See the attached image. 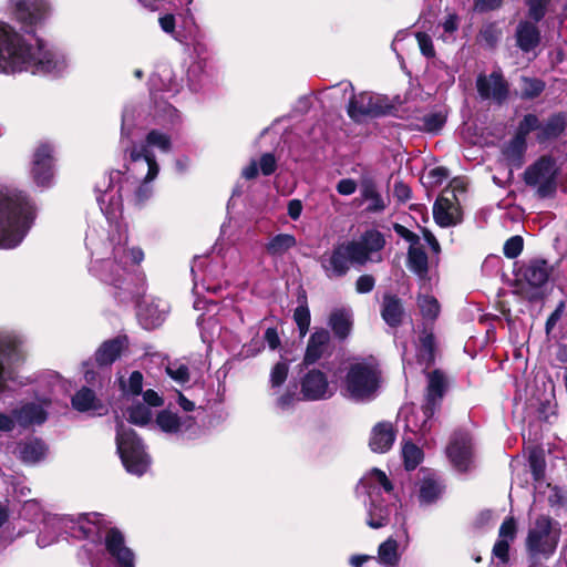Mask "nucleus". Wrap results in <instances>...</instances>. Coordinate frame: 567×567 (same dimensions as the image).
I'll return each instance as SVG.
<instances>
[{
    "instance_id": "nucleus-1",
    "label": "nucleus",
    "mask_w": 567,
    "mask_h": 567,
    "mask_svg": "<svg viewBox=\"0 0 567 567\" xmlns=\"http://www.w3.org/2000/svg\"><path fill=\"white\" fill-rule=\"evenodd\" d=\"M56 68L55 54L44 48L41 39H37L34 48L9 24L0 25V73L49 74Z\"/></svg>"
},
{
    "instance_id": "nucleus-2",
    "label": "nucleus",
    "mask_w": 567,
    "mask_h": 567,
    "mask_svg": "<svg viewBox=\"0 0 567 567\" xmlns=\"http://www.w3.org/2000/svg\"><path fill=\"white\" fill-rule=\"evenodd\" d=\"M37 217V206L22 190L0 188V249L20 245Z\"/></svg>"
},
{
    "instance_id": "nucleus-3",
    "label": "nucleus",
    "mask_w": 567,
    "mask_h": 567,
    "mask_svg": "<svg viewBox=\"0 0 567 567\" xmlns=\"http://www.w3.org/2000/svg\"><path fill=\"white\" fill-rule=\"evenodd\" d=\"M382 383V371L367 361L350 363L341 380V391L354 401L373 400Z\"/></svg>"
},
{
    "instance_id": "nucleus-4",
    "label": "nucleus",
    "mask_w": 567,
    "mask_h": 567,
    "mask_svg": "<svg viewBox=\"0 0 567 567\" xmlns=\"http://www.w3.org/2000/svg\"><path fill=\"white\" fill-rule=\"evenodd\" d=\"M116 452L125 471L135 476H143L151 467L152 457L142 437L122 421L116 424Z\"/></svg>"
},
{
    "instance_id": "nucleus-5",
    "label": "nucleus",
    "mask_w": 567,
    "mask_h": 567,
    "mask_svg": "<svg viewBox=\"0 0 567 567\" xmlns=\"http://www.w3.org/2000/svg\"><path fill=\"white\" fill-rule=\"evenodd\" d=\"M396 111V106L386 95L368 91L353 93L347 105V114L354 123L395 115Z\"/></svg>"
},
{
    "instance_id": "nucleus-6",
    "label": "nucleus",
    "mask_w": 567,
    "mask_h": 567,
    "mask_svg": "<svg viewBox=\"0 0 567 567\" xmlns=\"http://www.w3.org/2000/svg\"><path fill=\"white\" fill-rule=\"evenodd\" d=\"M559 168L550 154L539 156L523 173V181L529 187H536L539 198H551L557 192Z\"/></svg>"
},
{
    "instance_id": "nucleus-7",
    "label": "nucleus",
    "mask_w": 567,
    "mask_h": 567,
    "mask_svg": "<svg viewBox=\"0 0 567 567\" xmlns=\"http://www.w3.org/2000/svg\"><path fill=\"white\" fill-rule=\"evenodd\" d=\"M559 538V523L548 515H539L534 522V527L528 530L526 548L532 555L548 558L556 551Z\"/></svg>"
},
{
    "instance_id": "nucleus-8",
    "label": "nucleus",
    "mask_w": 567,
    "mask_h": 567,
    "mask_svg": "<svg viewBox=\"0 0 567 567\" xmlns=\"http://www.w3.org/2000/svg\"><path fill=\"white\" fill-rule=\"evenodd\" d=\"M24 361L22 339L12 332L0 333V393L8 389V382L17 380L16 368Z\"/></svg>"
},
{
    "instance_id": "nucleus-9",
    "label": "nucleus",
    "mask_w": 567,
    "mask_h": 567,
    "mask_svg": "<svg viewBox=\"0 0 567 567\" xmlns=\"http://www.w3.org/2000/svg\"><path fill=\"white\" fill-rule=\"evenodd\" d=\"M553 267L544 258H533L523 264L518 276L527 285L522 292L529 302H537L545 298L543 287L548 282Z\"/></svg>"
},
{
    "instance_id": "nucleus-10",
    "label": "nucleus",
    "mask_w": 567,
    "mask_h": 567,
    "mask_svg": "<svg viewBox=\"0 0 567 567\" xmlns=\"http://www.w3.org/2000/svg\"><path fill=\"white\" fill-rule=\"evenodd\" d=\"M13 12L21 29L29 34L35 33L51 13V6L47 0H11Z\"/></svg>"
},
{
    "instance_id": "nucleus-11",
    "label": "nucleus",
    "mask_w": 567,
    "mask_h": 567,
    "mask_svg": "<svg viewBox=\"0 0 567 567\" xmlns=\"http://www.w3.org/2000/svg\"><path fill=\"white\" fill-rule=\"evenodd\" d=\"M427 385L425 388L424 402L421 406L424 415L421 430H424L427 421L441 409L443 398L447 390V381L442 370L435 369L427 372Z\"/></svg>"
},
{
    "instance_id": "nucleus-12",
    "label": "nucleus",
    "mask_w": 567,
    "mask_h": 567,
    "mask_svg": "<svg viewBox=\"0 0 567 567\" xmlns=\"http://www.w3.org/2000/svg\"><path fill=\"white\" fill-rule=\"evenodd\" d=\"M31 177L39 187H49L54 175L53 147L49 143H41L33 153L31 162Z\"/></svg>"
},
{
    "instance_id": "nucleus-13",
    "label": "nucleus",
    "mask_w": 567,
    "mask_h": 567,
    "mask_svg": "<svg viewBox=\"0 0 567 567\" xmlns=\"http://www.w3.org/2000/svg\"><path fill=\"white\" fill-rule=\"evenodd\" d=\"M300 394L305 401H321L330 399L333 391L330 390L327 374L311 369L300 380Z\"/></svg>"
},
{
    "instance_id": "nucleus-14",
    "label": "nucleus",
    "mask_w": 567,
    "mask_h": 567,
    "mask_svg": "<svg viewBox=\"0 0 567 567\" xmlns=\"http://www.w3.org/2000/svg\"><path fill=\"white\" fill-rule=\"evenodd\" d=\"M446 454L451 463L460 471L466 472L470 467L473 446L472 437L468 432L455 431L446 447Z\"/></svg>"
},
{
    "instance_id": "nucleus-15",
    "label": "nucleus",
    "mask_w": 567,
    "mask_h": 567,
    "mask_svg": "<svg viewBox=\"0 0 567 567\" xmlns=\"http://www.w3.org/2000/svg\"><path fill=\"white\" fill-rule=\"evenodd\" d=\"M476 89L482 99H493L498 104L504 103L509 96V84L501 71H493L488 76L480 74Z\"/></svg>"
},
{
    "instance_id": "nucleus-16",
    "label": "nucleus",
    "mask_w": 567,
    "mask_h": 567,
    "mask_svg": "<svg viewBox=\"0 0 567 567\" xmlns=\"http://www.w3.org/2000/svg\"><path fill=\"white\" fill-rule=\"evenodd\" d=\"M104 546L107 554L114 558L115 567H134V553L125 545V537L117 527L106 529Z\"/></svg>"
},
{
    "instance_id": "nucleus-17",
    "label": "nucleus",
    "mask_w": 567,
    "mask_h": 567,
    "mask_svg": "<svg viewBox=\"0 0 567 567\" xmlns=\"http://www.w3.org/2000/svg\"><path fill=\"white\" fill-rule=\"evenodd\" d=\"M437 343L434 334L433 324L423 322L416 343V359L420 364H424L426 369L434 365L436 360Z\"/></svg>"
},
{
    "instance_id": "nucleus-18",
    "label": "nucleus",
    "mask_w": 567,
    "mask_h": 567,
    "mask_svg": "<svg viewBox=\"0 0 567 567\" xmlns=\"http://www.w3.org/2000/svg\"><path fill=\"white\" fill-rule=\"evenodd\" d=\"M148 90L155 115L169 118L174 117L177 110L164 97V93L168 90L165 89V84L158 74L154 73L150 76Z\"/></svg>"
},
{
    "instance_id": "nucleus-19",
    "label": "nucleus",
    "mask_w": 567,
    "mask_h": 567,
    "mask_svg": "<svg viewBox=\"0 0 567 567\" xmlns=\"http://www.w3.org/2000/svg\"><path fill=\"white\" fill-rule=\"evenodd\" d=\"M71 403L74 410L82 413L92 412L93 415L103 416L109 412L107 406L89 386H82L72 396Z\"/></svg>"
},
{
    "instance_id": "nucleus-20",
    "label": "nucleus",
    "mask_w": 567,
    "mask_h": 567,
    "mask_svg": "<svg viewBox=\"0 0 567 567\" xmlns=\"http://www.w3.org/2000/svg\"><path fill=\"white\" fill-rule=\"evenodd\" d=\"M331 342V334L324 328L316 329L308 339L306 352L303 355V365H312L317 363L328 350Z\"/></svg>"
},
{
    "instance_id": "nucleus-21",
    "label": "nucleus",
    "mask_w": 567,
    "mask_h": 567,
    "mask_svg": "<svg viewBox=\"0 0 567 567\" xmlns=\"http://www.w3.org/2000/svg\"><path fill=\"white\" fill-rule=\"evenodd\" d=\"M127 336H117L113 339L105 340L94 353V359L100 368L112 365L127 347Z\"/></svg>"
},
{
    "instance_id": "nucleus-22",
    "label": "nucleus",
    "mask_w": 567,
    "mask_h": 567,
    "mask_svg": "<svg viewBox=\"0 0 567 567\" xmlns=\"http://www.w3.org/2000/svg\"><path fill=\"white\" fill-rule=\"evenodd\" d=\"M433 218L442 228L456 226L462 223V209L449 198L439 196L433 205Z\"/></svg>"
},
{
    "instance_id": "nucleus-23",
    "label": "nucleus",
    "mask_w": 567,
    "mask_h": 567,
    "mask_svg": "<svg viewBox=\"0 0 567 567\" xmlns=\"http://www.w3.org/2000/svg\"><path fill=\"white\" fill-rule=\"evenodd\" d=\"M328 327L339 342H344L353 330V315L348 308H334L328 317Z\"/></svg>"
},
{
    "instance_id": "nucleus-24",
    "label": "nucleus",
    "mask_w": 567,
    "mask_h": 567,
    "mask_svg": "<svg viewBox=\"0 0 567 567\" xmlns=\"http://www.w3.org/2000/svg\"><path fill=\"white\" fill-rule=\"evenodd\" d=\"M395 436L396 431L391 422H379L372 427L369 446L375 453H385L392 447Z\"/></svg>"
},
{
    "instance_id": "nucleus-25",
    "label": "nucleus",
    "mask_w": 567,
    "mask_h": 567,
    "mask_svg": "<svg viewBox=\"0 0 567 567\" xmlns=\"http://www.w3.org/2000/svg\"><path fill=\"white\" fill-rule=\"evenodd\" d=\"M79 532L84 539L94 544L101 543L103 539L102 530L106 528V522L100 513H85L80 515L78 519Z\"/></svg>"
},
{
    "instance_id": "nucleus-26",
    "label": "nucleus",
    "mask_w": 567,
    "mask_h": 567,
    "mask_svg": "<svg viewBox=\"0 0 567 567\" xmlns=\"http://www.w3.org/2000/svg\"><path fill=\"white\" fill-rule=\"evenodd\" d=\"M404 307L402 299L396 295L384 293L381 305V317L391 328H399L403 323Z\"/></svg>"
},
{
    "instance_id": "nucleus-27",
    "label": "nucleus",
    "mask_w": 567,
    "mask_h": 567,
    "mask_svg": "<svg viewBox=\"0 0 567 567\" xmlns=\"http://www.w3.org/2000/svg\"><path fill=\"white\" fill-rule=\"evenodd\" d=\"M567 128V113L556 112L549 115L546 122L540 123L539 132L536 134V141L539 144L558 138Z\"/></svg>"
},
{
    "instance_id": "nucleus-28",
    "label": "nucleus",
    "mask_w": 567,
    "mask_h": 567,
    "mask_svg": "<svg viewBox=\"0 0 567 567\" xmlns=\"http://www.w3.org/2000/svg\"><path fill=\"white\" fill-rule=\"evenodd\" d=\"M537 22L520 21L516 28V44L523 52H530L535 50L540 41L542 35Z\"/></svg>"
},
{
    "instance_id": "nucleus-29",
    "label": "nucleus",
    "mask_w": 567,
    "mask_h": 567,
    "mask_svg": "<svg viewBox=\"0 0 567 567\" xmlns=\"http://www.w3.org/2000/svg\"><path fill=\"white\" fill-rule=\"evenodd\" d=\"M527 141L513 136L502 147V155L507 165L512 168H520L525 163Z\"/></svg>"
},
{
    "instance_id": "nucleus-30",
    "label": "nucleus",
    "mask_w": 567,
    "mask_h": 567,
    "mask_svg": "<svg viewBox=\"0 0 567 567\" xmlns=\"http://www.w3.org/2000/svg\"><path fill=\"white\" fill-rule=\"evenodd\" d=\"M133 276L118 278L113 281L115 288L114 296L121 302L138 301L144 291L143 285L133 282Z\"/></svg>"
},
{
    "instance_id": "nucleus-31",
    "label": "nucleus",
    "mask_w": 567,
    "mask_h": 567,
    "mask_svg": "<svg viewBox=\"0 0 567 567\" xmlns=\"http://www.w3.org/2000/svg\"><path fill=\"white\" fill-rule=\"evenodd\" d=\"M329 277H343L349 271V258L341 244L334 246L328 260L322 262Z\"/></svg>"
},
{
    "instance_id": "nucleus-32",
    "label": "nucleus",
    "mask_w": 567,
    "mask_h": 567,
    "mask_svg": "<svg viewBox=\"0 0 567 567\" xmlns=\"http://www.w3.org/2000/svg\"><path fill=\"white\" fill-rule=\"evenodd\" d=\"M406 266L420 279H425L429 275V256L424 249L409 247L406 255Z\"/></svg>"
},
{
    "instance_id": "nucleus-33",
    "label": "nucleus",
    "mask_w": 567,
    "mask_h": 567,
    "mask_svg": "<svg viewBox=\"0 0 567 567\" xmlns=\"http://www.w3.org/2000/svg\"><path fill=\"white\" fill-rule=\"evenodd\" d=\"M391 507L383 501H375L371 498V503L368 509L367 524L373 529L384 527L390 522Z\"/></svg>"
},
{
    "instance_id": "nucleus-34",
    "label": "nucleus",
    "mask_w": 567,
    "mask_h": 567,
    "mask_svg": "<svg viewBox=\"0 0 567 567\" xmlns=\"http://www.w3.org/2000/svg\"><path fill=\"white\" fill-rule=\"evenodd\" d=\"M47 451L45 443L39 437H33L20 444V458L24 463H38L45 457Z\"/></svg>"
},
{
    "instance_id": "nucleus-35",
    "label": "nucleus",
    "mask_w": 567,
    "mask_h": 567,
    "mask_svg": "<svg viewBox=\"0 0 567 567\" xmlns=\"http://www.w3.org/2000/svg\"><path fill=\"white\" fill-rule=\"evenodd\" d=\"M298 307L293 311V320L298 327L300 336H306L311 323V315L308 307V298L305 289H300L297 296Z\"/></svg>"
},
{
    "instance_id": "nucleus-36",
    "label": "nucleus",
    "mask_w": 567,
    "mask_h": 567,
    "mask_svg": "<svg viewBox=\"0 0 567 567\" xmlns=\"http://www.w3.org/2000/svg\"><path fill=\"white\" fill-rule=\"evenodd\" d=\"M297 245V239L291 234H278L265 245L266 252L271 257H281Z\"/></svg>"
},
{
    "instance_id": "nucleus-37",
    "label": "nucleus",
    "mask_w": 567,
    "mask_h": 567,
    "mask_svg": "<svg viewBox=\"0 0 567 567\" xmlns=\"http://www.w3.org/2000/svg\"><path fill=\"white\" fill-rule=\"evenodd\" d=\"M443 489L444 487L436 481L434 475L429 474L420 483L419 499L424 504H433L440 498Z\"/></svg>"
},
{
    "instance_id": "nucleus-38",
    "label": "nucleus",
    "mask_w": 567,
    "mask_h": 567,
    "mask_svg": "<svg viewBox=\"0 0 567 567\" xmlns=\"http://www.w3.org/2000/svg\"><path fill=\"white\" fill-rule=\"evenodd\" d=\"M361 195H362L363 199L370 200V204L365 208L367 212L380 213L385 209L386 205H385L382 196L378 192L374 181L367 179L362 183Z\"/></svg>"
},
{
    "instance_id": "nucleus-39",
    "label": "nucleus",
    "mask_w": 567,
    "mask_h": 567,
    "mask_svg": "<svg viewBox=\"0 0 567 567\" xmlns=\"http://www.w3.org/2000/svg\"><path fill=\"white\" fill-rule=\"evenodd\" d=\"M14 414L20 424H42L47 420V412L34 403L23 405Z\"/></svg>"
},
{
    "instance_id": "nucleus-40",
    "label": "nucleus",
    "mask_w": 567,
    "mask_h": 567,
    "mask_svg": "<svg viewBox=\"0 0 567 567\" xmlns=\"http://www.w3.org/2000/svg\"><path fill=\"white\" fill-rule=\"evenodd\" d=\"M398 542L389 537L386 540L381 543L378 548V555L380 561L385 566H395L400 560V556L398 554Z\"/></svg>"
},
{
    "instance_id": "nucleus-41",
    "label": "nucleus",
    "mask_w": 567,
    "mask_h": 567,
    "mask_svg": "<svg viewBox=\"0 0 567 567\" xmlns=\"http://www.w3.org/2000/svg\"><path fill=\"white\" fill-rule=\"evenodd\" d=\"M127 421L137 426H145L152 421L151 409L142 402L127 408Z\"/></svg>"
},
{
    "instance_id": "nucleus-42",
    "label": "nucleus",
    "mask_w": 567,
    "mask_h": 567,
    "mask_svg": "<svg viewBox=\"0 0 567 567\" xmlns=\"http://www.w3.org/2000/svg\"><path fill=\"white\" fill-rule=\"evenodd\" d=\"M520 82V97L523 100H534L538 97L546 87L545 82L538 78L522 76Z\"/></svg>"
},
{
    "instance_id": "nucleus-43",
    "label": "nucleus",
    "mask_w": 567,
    "mask_h": 567,
    "mask_svg": "<svg viewBox=\"0 0 567 567\" xmlns=\"http://www.w3.org/2000/svg\"><path fill=\"white\" fill-rule=\"evenodd\" d=\"M417 306L423 319L430 320V324H433V322L439 318L441 311V306L437 299L434 296H421L417 299Z\"/></svg>"
},
{
    "instance_id": "nucleus-44",
    "label": "nucleus",
    "mask_w": 567,
    "mask_h": 567,
    "mask_svg": "<svg viewBox=\"0 0 567 567\" xmlns=\"http://www.w3.org/2000/svg\"><path fill=\"white\" fill-rule=\"evenodd\" d=\"M420 121L422 125L417 126L420 131L437 134L446 123V115L442 112H430L424 114Z\"/></svg>"
},
{
    "instance_id": "nucleus-45",
    "label": "nucleus",
    "mask_w": 567,
    "mask_h": 567,
    "mask_svg": "<svg viewBox=\"0 0 567 567\" xmlns=\"http://www.w3.org/2000/svg\"><path fill=\"white\" fill-rule=\"evenodd\" d=\"M403 463L406 471L415 470L423 460V451L413 442L408 441L402 449Z\"/></svg>"
},
{
    "instance_id": "nucleus-46",
    "label": "nucleus",
    "mask_w": 567,
    "mask_h": 567,
    "mask_svg": "<svg viewBox=\"0 0 567 567\" xmlns=\"http://www.w3.org/2000/svg\"><path fill=\"white\" fill-rule=\"evenodd\" d=\"M156 424L165 433L181 432V416L169 410H162L157 413Z\"/></svg>"
},
{
    "instance_id": "nucleus-47",
    "label": "nucleus",
    "mask_w": 567,
    "mask_h": 567,
    "mask_svg": "<svg viewBox=\"0 0 567 567\" xmlns=\"http://www.w3.org/2000/svg\"><path fill=\"white\" fill-rule=\"evenodd\" d=\"M144 145L147 150H150V147H157L162 152L167 153L172 150V140L166 133L158 130H151L145 136Z\"/></svg>"
},
{
    "instance_id": "nucleus-48",
    "label": "nucleus",
    "mask_w": 567,
    "mask_h": 567,
    "mask_svg": "<svg viewBox=\"0 0 567 567\" xmlns=\"http://www.w3.org/2000/svg\"><path fill=\"white\" fill-rule=\"evenodd\" d=\"M341 245L343 246L349 261L357 262L359 265H364L368 261L370 254L361 241L352 240Z\"/></svg>"
},
{
    "instance_id": "nucleus-49",
    "label": "nucleus",
    "mask_w": 567,
    "mask_h": 567,
    "mask_svg": "<svg viewBox=\"0 0 567 567\" xmlns=\"http://www.w3.org/2000/svg\"><path fill=\"white\" fill-rule=\"evenodd\" d=\"M360 241L364 245L369 254L380 251L385 246L383 234L377 229L365 230Z\"/></svg>"
},
{
    "instance_id": "nucleus-50",
    "label": "nucleus",
    "mask_w": 567,
    "mask_h": 567,
    "mask_svg": "<svg viewBox=\"0 0 567 567\" xmlns=\"http://www.w3.org/2000/svg\"><path fill=\"white\" fill-rule=\"evenodd\" d=\"M539 128H540V121H539L538 116L536 114L528 113V114L524 115V117L519 121L514 136L526 141L527 135L530 132H534V131L539 132Z\"/></svg>"
},
{
    "instance_id": "nucleus-51",
    "label": "nucleus",
    "mask_w": 567,
    "mask_h": 567,
    "mask_svg": "<svg viewBox=\"0 0 567 567\" xmlns=\"http://www.w3.org/2000/svg\"><path fill=\"white\" fill-rule=\"evenodd\" d=\"M143 380H144L143 373L138 370H135L130 374L127 383L122 379L120 380V388L124 394L137 396V395L142 394Z\"/></svg>"
},
{
    "instance_id": "nucleus-52",
    "label": "nucleus",
    "mask_w": 567,
    "mask_h": 567,
    "mask_svg": "<svg viewBox=\"0 0 567 567\" xmlns=\"http://www.w3.org/2000/svg\"><path fill=\"white\" fill-rule=\"evenodd\" d=\"M549 2V0H526L527 16L530 21L540 22L547 13Z\"/></svg>"
},
{
    "instance_id": "nucleus-53",
    "label": "nucleus",
    "mask_w": 567,
    "mask_h": 567,
    "mask_svg": "<svg viewBox=\"0 0 567 567\" xmlns=\"http://www.w3.org/2000/svg\"><path fill=\"white\" fill-rule=\"evenodd\" d=\"M524 248V239L519 235H515L509 237L504 246H503V254L508 259H515L517 258Z\"/></svg>"
},
{
    "instance_id": "nucleus-54",
    "label": "nucleus",
    "mask_w": 567,
    "mask_h": 567,
    "mask_svg": "<svg viewBox=\"0 0 567 567\" xmlns=\"http://www.w3.org/2000/svg\"><path fill=\"white\" fill-rule=\"evenodd\" d=\"M288 373H289V365L287 362L285 361H279L277 362L272 369H271V372H270V385L271 388H279L281 386L287 378H288Z\"/></svg>"
},
{
    "instance_id": "nucleus-55",
    "label": "nucleus",
    "mask_w": 567,
    "mask_h": 567,
    "mask_svg": "<svg viewBox=\"0 0 567 567\" xmlns=\"http://www.w3.org/2000/svg\"><path fill=\"white\" fill-rule=\"evenodd\" d=\"M517 535V522L514 516H507L501 524L498 530L499 539H507V542H514Z\"/></svg>"
},
{
    "instance_id": "nucleus-56",
    "label": "nucleus",
    "mask_w": 567,
    "mask_h": 567,
    "mask_svg": "<svg viewBox=\"0 0 567 567\" xmlns=\"http://www.w3.org/2000/svg\"><path fill=\"white\" fill-rule=\"evenodd\" d=\"M415 38L421 53L427 59H433L436 52L432 38L426 32H416Z\"/></svg>"
},
{
    "instance_id": "nucleus-57",
    "label": "nucleus",
    "mask_w": 567,
    "mask_h": 567,
    "mask_svg": "<svg viewBox=\"0 0 567 567\" xmlns=\"http://www.w3.org/2000/svg\"><path fill=\"white\" fill-rule=\"evenodd\" d=\"M528 463H529L533 478L537 482L542 481L545 476V460H544V457L533 453L528 457Z\"/></svg>"
},
{
    "instance_id": "nucleus-58",
    "label": "nucleus",
    "mask_w": 567,
    "mask_h": 567,
    "mask_svg": "<svg viewBox=\"0 0 567 567\" xmlns=\"http://www.w3.org/2000/svg\"><path fill=\"white\" fill-rule=\"evenodd\" d=\"M509 545L511 542H507V539L498 538L492 549L493 556L501 563L507 564L509 561Z\"/></svg>"
},
{
    "instance_id": "nucleus-59",
    "label": "nucleus",
    "mask_w": 567,
    "mask_h": 567,
    "mask_svg": "<svg viewBox=\"0 0 567 567\" xmlns=\"http://www.w3.org/2000/svg\"><path fill=\"white\" fill-rule=\"evenodd\" d=\"M166 373L178 383H186L189 381V369L186 364H178L176 368L168 365Z\"/></svg>"
},
{
    "instance_id": "nucleus-60",
    "label": "nucleus",
    "mask_w": 567,
    "mask_h": 567,
    "mask_svg": "<svg viewBox=\"0 0 567 567\" xmlns=\"http://www.w3.org/2000/svg\"><path fill=\"white\" fill-rule=\"evenodd\" d=\"M260 172L264 176L272 175L277 169V159L272 153H264L259 159Z\"/></svg>"
},
{
    "instance_id": "nucleus-61",
    "label": "nucleus",
    "mask_w": 567,
    "mask_h": 567,
    "mask_svg": "<svg viewBox=\"0 0 567 567\" xmlns=\"http://www.w3.org/2000/svg\"><path fill=\"white\" fill-rule=\"evenodd\" d=\"M450 176V171L445 166H436L427 173L429 183L432 186L441 185Z\"/></svg>"
},
{
    "instance_id": "nucleus-62",
    "label": "nucleus",
    "mask_w": 567,
    "mask_h": 567,
    "mask_svg": "<svg viewBox=\"0 0 567 567\" xmlns=\"http://www.w3.org/2000/svg\"><path fill=\"white\" fill-rule=\"evenodd\" d=\"M393 196L401 204L406 203L412 197L411 187L403 181H396L393 187Z\"/></svg>"
},
{
    "instance_id": "nucleus-63",
    "label": "nucleus",
    "mask_w": 567,
    "mask_h": 567,
    "mask_svg": "<svg viewBox=\"0 0 567 567\" xmlns=\"http://www.w3.org/2000/svg\"><path fill=\"white\" fill-rule=\"evenodd\" d=\"M564 311H565V302L560 301L557 305L556 309L548 316V318L545 322V332L547 336H549L551 333L556 323L560 320Z\"/></svg>"
},
{
    "instance_id": "nucleus-64",
    "label": "nucleus",
    "mask_w": 567,
    "mask_h": 567,
    "mask_svg": "<svg viewBox=\"0 0 567 567\" xmlns=\"http://www.w3.org/2000/svg\"><path fill=\"white\" fill-rule=\"evenodd\" d=\"M375 286V278L372 275H361L355 281V290L358 293H369Z\"/></svg>"
}]
</instances>
